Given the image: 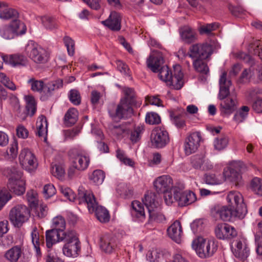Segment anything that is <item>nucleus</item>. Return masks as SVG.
<instances>
[{"instance_id": "nucleus-31", "label": "nucleus", "mask_w": 262, "mask_h": 262, "mask_svg": "<svg viewBox=\"0 0 262 262\" xmlns=\"http://www.w3.org/2000/svg\"><path fill=\"white\" fill-rule=\"evenodd\" d=\"M143 202L148 213L155 209H159L161 207L160 202L158 200L157 195L153 192H148L145 194Z\"/></svg>"}, {"instance_id": "nucleus-15", "label": "nucleus", "mask_w": 262, "mask_h": 262, "mask_svg": "<svg viewBox=\"0 0 262 262\" xmlns=\"http://www.w3.org/2000/svg\"><path fill=\"white\" fill-rule=\"evenodd\" d=\"M19 160L20 164L30 171L37 167L36 160L34 155L28 149L24 148L21 150L19 156Z\"/></svg>"}, {"instance_id": "nucleus-56", "label": "nucleus", "mask_w": 262, "mask_h": 262, "mask_svg": "<svg viewBox=\"0 0 262 262\" xmlns=\"http://www.w3.org/2000/svg\"><path fill=\"white\" fill-rule=\"evenodd\" d=\"M163 257L162 253L157 250L149 251L147 254V259L150 262H160Z\"/></svg>"}, {"instance_id": "nucleus-12", "label": "nucleus", "mask_w": 262, "mask_h": 262, "mask_svg": "<svg viewBox=\"0 0 262 262\" xmlns=\"http://www.w3.org/2000/svg\"><path fill=\"white\" fill-rule=\"evenodd\" d=\"M29 211L23 205L13 207L10 211L9 218L15 227H19L28 220Z\"/></svg>"}, {"instance_id": "nucleus-62", "label": "nucleus", "mask_w": 262, "mask_h": 262, "mask_svg": "<svg viewBox=\"0 0 262 262\" xmlns=\"http://www.w3.org/2000/svg\"><path fill=\"white\" fill-rule=\"evenodd\" d=\"M35 208V214L38 218H44L47 215L48 209L46 204H41Z\"/></svg>"}, {"instance_id": "nucleus-61", "label": "nucleus", "mask_w": 262, "mask_h": 262, "mask_svg": "<svg viewBox=\"0 0 262 262\" xmlns=\"http://www.w3.org/2000/svg\"><path fill=\"white\" fill-rule=\"evenodd\" d=\"M176 192H177V190H174L173 193H172L170 189L162 192L164 193V199L166 205L169 206L171 205L174 201H177V199L175 197Z\"/></svg>"}, {"instance_id": "nucleus-20", "label": "nucleus", "mask_w": 262, "mask_h": 262, "mask_svg": "<svg viewBox=\"0 0 262 262\" xmlns=\"http://www.w3.org/2000/svg\"><path fill=\"white\" fill-rule=\"evenodd\" d=\"M154 185L158 193L165 192L172 187V179L169 176L163 175L154 181Z\"/></svg>"}, {"instance_id": "nucleus-2", "label": "nucleus", "mask_w": 262, "mask_h": 262, "mask_svg": "<svg viewBox=\"0 0 262 262\" xmlns=\"http://www.w3.org/2000/svg\"><path fill=\"white\" fill-rule=\"evenodd\" d=\"M125 96L120 99L115 110H110V117L113 119H127L134 114L133 107H138L141 104V101L137 100L134 91L130 88L124 90Z\"/></svg>"}, {"instance_id": "nucleus-13", "label": "nucleus", "mask_w": 262, "mask_h": 262, "mask_svg": "<svg viewBox=\"0 0 262 262\" xmlns=\"http://www.w3.org/2000/svg\"><path fill=\"white\" fill-rule=\"evenodd\" d=\"M150 140L151 145L154 147L161 148L169 143V134L164 128L156 127L151 132Z\"/></svg>"}, {"instance_id": "nucleus-24", "label": "nucleus", "mask_w": 262, "mask_h": 262, "mask_svg": "<svg viewBox=\"0 0 262 262\" xmlns=\"http://www.w3.org/2000/svg\"><path fill=\"white\" fill-rule=\"evenodd\" d=\"M191 164L195 169H201L203 170L210 169L213 168V165L206 159L203 154H197L191 158Z\"/></svg>"}, {"instance_id": "nucleus-28", "label": "nucleus", "mask_w": 262, "mask_h": 262, "mask_svg": "<svg viewBox=\"0 0 262 262\" xmlns=\"http://www.w3.org/2000/svg\"><path fill=\"white\" fill-rule=\"evenodd\" d=\"M220 92L219 98L221 100H224L229 97L230 92L229 88L231 85V81L230 80L227 79V72H224L221 75L220 80Z\"/></svg>"}, {"instance_id": "nucleus-32", "label": "nucleus", "mask_w": 262, "mask_h": 262, "mask_svg": "<svg viewBox=\"0 0 262 262\" xmlns=\"http://www.w3.org/2000/svg\"><path fill=\"white\" fill-rule=\"evenodd\" d=\"M168 236L176 243H179L181 241L182 235V228L181 223L175 221L167 229Z\"/></svg>"}, {"instance_id": "nucleus-34", "label": "nucleus", "mask_w": 262, "mask_h": 262, "mask_svg": "<svg viewBox=\"0 0 262 262\" xmlns=\"http://www.w3.org/2000/svg\"><path fill=\"white\" fill-rule=\"evenodd\" d=\"M21 246L16 245L7 250L4 254V258L9 262H17L23 254Z\"/></svg>"}, {"instance_id": "nucleus-36", "label": "nucleus", "mask_w": 262, "mask_h": 262, "mask_svg": "<svg viewBox=\"0 0 262 262\" xmlns=\"http://www.w3.org/2000/svg\"><path fill=\"white\" fill-rule=\"evenodd\" d=\"M78 112L75 108H71L66 112L64 117V124L67 127L73 125L77 121Z\"/></svg>"}, {"instance_id": "nucleus-51", "label": "nucleus", "mask_w": 262, "mask_h": 262, "mask_svg": "<svg viewBox=\"0 0 262 262\" xmlns=\"http://www.w3.org/2000/svg\"><path fill=\"white\" fill-rule=\"evenodd\" d=\"M262 98V89L258 87L253 88L248 91V99L252 103L255 100Z\"/></svg>"}, {"instance_id": "nucleus-17", "label": "nucleus", "mask_w": 262, "mask_h": 262, "mask_svg": "<svg viewBox=\"0 0 262 262\" xmlns=\"http://www.w3.org/2000/svg\"><path fill=\"white\" fill-rule=\"evenodd\" d=\"M117 237L111 234H105L100 238V247L102 251L107 253H112L118 246Z\"/></svg>"}, {"instance_id": "nucleus-54", "label": "nucleus", "mask_w": 262, "mask_h": 262, "mask_svg": "<svg viewBox=\"0 0 262 262\" xmlns=\"http://www.w3.org/2000/svg\"><path fill=\"white\" fill-rule=\"evenodd\" d=\"M145 122L151 125L158 124L161 122V118L156 113L149 112L146 114Z\"/></svg>"}, {"instance_id": "nucleus-16", "label": "nucleus", "mask_w": 262, "mask_h": 262, "mask_svg": "<svg viewBox=\"0 0 262 262\" xmlns=\"http://www.w3.org/2000/svg\"><path fill=\"white\" fill-rule=\"evenodd\" d=\"M3 62L13 67L24 66L27 64V59L25 56L19 54L4 55L0 53V69L3 68Z\"/></svg>"}, {"instance_id": "nucleus-40", "label": "nucleus", "mask_w": 262, "mask_h": 262, "mask_svg": "<svg viewBox=\"0 0 262 262\" xmlns=\"http://www.w3.org/2000/svg\"><path fill=\"white\" fill-rule=\"evenodd\" d=\"M62 85V80L60 79L49 83L47 85H45L44 94L47 97H49L51 95L53 91L61 88Z\"/></svg>"}, {"instance_id": "nucleus-19", "label": "nucleus", "mask_w": 262, "mask_h": 262, "mask_svg": "<svg viewBox=\"0 0 262 262\" xmlns=\"http://www.w3.org/2000/svg\"><path fill=\"white\" fill-rule=\"evenodd\" d=\"M233 253L238 259L243 261L246 260L250 254V249L247 241L245 239L236 241Z\"/></svg>"}, {"instance_id": "nucleus-33", "label": "nucleus", "mask_w": 262, "mask_h": 262, "mask_svg": "<svg viewBox=\"0 0 262 262\" xmlns=\"http://www.w3.org/2000/svg\"><path fill=\"white\" fill-rule=\"evenodd\" d=\"M180 34L183 41L190 44L197 40V33L192 28L188 26L182 27L180 30Z\"/></svg>"}, {"instance_id": "nucleus-47", "label": "nucleus", "mask_w": 262, "mask_h": 262, "mask_svg": "<svg viewBox=\"0 0 262 262\" xmlns=\"http://www.w3.org/2000/svg\"><path fill=\"white\" fill-rule=\"evenodd\" d=\"M228 9L232 15L242 17L246 15V10L241 6H234L231 4H228Z\"/></svg>"}, {"instance_id": "nucleus-42", "label": "nucleus", "mask_w": 262, "mask_h": 262, "mask_svg": "<svg viewBox=\"0 0 262 262\" xmlns=\"http://www.w3.org/2000/svg\"><path fill=\"white\" fill-rule=\"evenodd\" d=\"M105 178V173L101 170H95L90 176V180L96 185L101 184Z\"/></svg>"}, {"instance_id": "nucleus-4", "label": "nucleus", "mask_w": 262, "mask_h": 262, "mask_svg": "<svg viewBox=\"0 0 262 262\" xmlns=\"http://www.w3.org/2000/svg\"><path fill=\"white\" fill-rule=\"evenodd\" d=\"M68 155L71 165L68 173L71 179L78 176L80 171H83L88 167L90 158L85 150L79 146L71 148Z\"/></svg>"}, {"instance_id": "nucleus-59", "label": "nucleus", "mask_w": 262, "mask_h": 262, "mask_svg": "<svg viewBox=\"0 0 262 262\" xmlns=\"http://www.w3.org/2000/svg\"><path fill=\"white\" fill-rule=\"evenodd\" d=\"M116 155L117 158L124 164L130 166H133L134 164V161L126 156L124 151L120 149H117L116 151Z\"/></svg>"}, {"instance_id": "nucleus-57", "label": "nucleus", "mask_w": 262, "mask_h": 262, "mask_svg": "<svg viewBox=\"0 0 262 262\" xmlns=\"http://www.w3.org/2000/svg\"><path fill=\"white\" fill-rule=\"evenodd\" d=\"M63 42L67 48L68 54L72 56L75 53V41L70 37L66 36L63 38Z\"/></svg>"}, {"instance_id": "nucleus-9", "label": "nucleus", "mask_w": 262, "mask_h": 262, "mask_svg": "<svg viewBox=\"0 0 262 262\" xmlns=\"http://www.w3.org/2000/svg\"><path fill=\"white\" fill-rule=\"evenodd\" d=\"M64 242L62 248L64 255L68 257H75L80 250V243L75 231L69 233L66 236H63L57 243Z\"/></svg>"}, {"instance_id": "nucleus-10", "label": "nucleus", "mask_w": 262, "mask_h": 262, "mask_svg": "<svg viewBox=\"0 0 262 262\" xmlns=\"http://www.w3.org/2000/svg\"><path fill=\"white\" fill-rule=\"evenodd\" d=\"M192 247L195 250L196 254L202 258L212 256L217 250V246L213 241L201 237L192 242Z\"/></svg>"}, {"instance_id": "nucleus-30", "label": "nucleus", "mask_w": 262, "mask_h": 262, "mask_svg": "<svg viewBox=\"0 0 262 262\" xmlns=\"http://www.w3.org/2000/svg\"><path fill=\"white\" fill-rule=\"evenodd\" d=\"M222 100L220 104L221 113L226 115L232 114L236 108L237 101L235 97L230 95L229 97Z\"/></svg>"}, {"instance_id": "nucleus-44", "label": "nucleus", "mask_w": 262, "mask_h": 262, "mask_svg": "<svg viewBox=\"0 0 262 262\" xmlns=\"http://www.w3.org/2000/svg\"><path fill=\"white\" fill-rule=\"evenodd\" d=\"M0 35L6 39H13L15 36H17L9 25L0 27Z\"/></svg>"}, {"instance_id": "nucleus-25", "label": "nucleus", "mask_w": 262, "mask_h": 262, "mask_svg": "<svg viewBox=\"0 0 262 262\" xmlns=\"http://www.w3.org/2000/svg\"><path fill=\"white\" fill-rule=\"evenodd\" d=\"M215 217L224 221H231L233 219H238L237 212L226 206H222L216 210Z\"/></svg>"}, {"instance_id": "nucleus-52", "label": "nucleus", "mask_w": 262, "mask_h": 262, "mask_svg": "<svg viewBox=\"0 0 262 262\" xmlns=\"http://www.w3.org/2000/svg\"><path fill=\"white\" fill-rule=\"evenodd\" d=\"M27 199L31 208L36 207L38 205V195L37 192L33 190L28 191L27 193Z\"/></svg>"}, {"instance_id": "nucleus-18", "label": "nucleus", "mask_w": 262, "mask_h": 262, "mask_svg": "<svg viewBox=\"0 0 262 262\" xmlns=\"http://www.w3.org/2000/svg\"><path fill=\"white\" fill-rule=\"evenodd\" d=\"M201 136L199 132L191 133L185 139L184 151L187 155L194 152L200 146Z\"/></svg>"}, {"instance_id": "nucleus-3", "label": "nucleus", "mask_w": 262, "mask_h": 262, "mask_svg": "<svg viewBox=\"0 0 262 262\" xmlns=\"http://www.w3.org/2000/svg\"><path fill=\"white\" fill-rule=\"evenodd\" d=\"M77 200L79 204L86 205L90 212H95L97 219L101 222H107L110 220L108 211L103 207L99 206L93 193L83 187L78 190Z\"/></svg>"}, {"instance_id": "nucleus-43", "label": "nucleus", "mask_w": 262, "mask_h": 262, "mask_svg": "<svg viewBox=\"0 0 262 262\" xmlns=\"http://www.w3.org/2000/svg\"><path fill=\"white\" fill-rule=\"evenodd\" d=\"M161 208L159 209H155L154 210L149 212V221L150 222H156L157 223H162L165 220V217L163 213L161 212Z\"/></svg>"}, {"instance_id": "nucleus-39", "label": "nucleus", "mask_w": 262, "mask_h": 262, "mask_svg": "<svg viewBox=\"0 0 262 262\" xmlns=\"http://www.w3.org/2000/svg\"><path fill=\"white\" fill-rule=\"evenodd\" d=\"M228 143V137L225 135H221L214 139L213 141L214 148L218 151L222 150L227 146Z\"/></svg>"}, {"instance_id": "nucleus-48", "label": "nucleus", "mask_w": 262, "mask_h": 262, "mask_svg": "<svg viewBox=\"0 0 262 262\" xmlns=\"http://www.w3.org/2000/svg\"><path fill=\"white\" fill-rule=\"evenodd\" d=\"M28 82L31 85L32 91L38 92H42L44 93L45 85L42 81L31 78L28 80Z\"/></svg>"}, {"instance_id": "nucleus-23", "label": "nucleus", "mask_w": 262, "mask_h": 262, "mask_svg": "<svg viewBox=\"0 0 262 262\" xmlns=\"http://www.w3.org/2000/svg\"><path fill=\"white\" fill-rule=\"evenodd\" d=\"M130 214L133 220L136 222H143L145 219L144 208L143 204L138 201H134L132 203Z\"/></svg>"}, {"instance_id": "nucleus-37", "label": "nucleus", "mask_w": 262, "mask_h": 262, "mask_svg": "<svg viewBox=\"0 0 262 262\" xmlns=\"http://www.w3.org/2000/svg\"><path fill=\"white\" fill-rule=\"evenodd\" d=\"M48 123L45 117L41 116L39 117L36 121V135L39 137H47L48 129Z\"/></svg>"}, {"instance_id": "nucleus-5", "label": "nucleus", "mask_w": 262, "mask_h": 262, "mask_svg": "<svg viewBox=\"0 0 262 262\" xmlns=\"http://www.w3.org/2000/svg\"><path fill=\"white\" fill-rule=\"evenodd\" d=\"M66 222L63 217L58 215L54 217L52 221V229L46 231V246L48 248H51L57 241L66 236L70 232L75 231L73 230H66Z\"/></svg>"}, {"instance_id": "nucleus-8", "label": "nucleus", "mask_w": 262, "mask_h": 262, "mask_svg": "<svg viewBox=\"0 0 262 262\" xmlns=\"http://www.w3.org/2000/svg\"><path fill=\"white\" fill-rule=\"evenodd\" d=\"M25 52L31 59L37 63H45L49 58L47 50L33 40L28 42Z\"/></svg>"}, {"instance_id": "nucleus-7", "label": "nucleus", "mask_w": 262, "mask_h": 262, "mask_svg": "<svg viewBox=\"0 0 262 262\" xmlns=\"http://www.w3.org/2000/svg\"><path fill=\"white\" fill-rule=\"evenodd\" d=\"M7 172L9 177L7 187L9 190L17 195L25 192V183L21 179V172L16 166L8 168Z\"/></svg>"}, {"instance_id": "nucleus-11", "label": "nucleus", "mask_w": 262, "mask_h": 262, "mask_svg": "<svg viewBox=\"0 0 262 262\" xmlns=\"http://www.w3.org/2000/svg\"><path fill=\"white\" fill-rule=\"evenodd\" d=\"M226 200L228 207L237 212L238 219H243L247 213V209L242 194L237 191H230Z\"/></svg>"}, {"instance_id": "nucleus-22", "label": "nucleus", "mask_w": 262, "mask_h": 262, "mask_svg": "<svg viewBox=\"0 0 262 262\" xmlns=\"http://www.w3.org/2000/svg\"><path fill=\"white\" fill-rule=\"evenodd\" d=\"M19 17L17 10L8 7L5 3L0 2V18L4 20H12Z\"/></svg>"}, {"instance_id": "nucleus-49", "label": "nucleus", "mask_w": 262, "mask_h": 262, "mask_svg": "<svg viewBox=\"0 0 262 262\" xmlns=\"http://www.w3.org/2000/svg\"><path fill=\"white\" fill-rule=\"evenodd\" d=\"M249 111V108L248 106H242L234 115L233 119L238 123L243 122L247 117Z\"/></svg>"}, {"instance_id": "nucleus-35", "label": "nucleus", "mask_w": 262, "mask_h": 262, "mask_svg": "<svg viewBox=\"0 0 262 262\" xmlns=\"http://www.w3.org/2000/svg\"><path fill=\"white\" fill-rule=\"evenodd\" d=\"M193 66L194 69L202 75V80H206V77L209 75V69L204 60L194 59Z\"/></svg>"}, {"instance_id": "nucleus-64", "label": "nucleus", "mask_w": 262, "mask_h": 262, "mask_svg": "<svg viewBox=\"0 0 262 262\" xmlns=\"http://www.w3.org/2000/svg\"><path fill=\"white\" fill-rule=\"evenodd\" d=\"M206 183L209 185H218L221 183L222 180H220L213 173L206 174L205 177Z\"/></svg>"}, {"instance_id": "nucleus-14", "label": "nucleus", "mask_w": 262, "mask_h": 262, "mask_svg": "<svg viewBox=\"0 0 262 262\" xmlns=\"http://www.w3.org/2000/svg\"><path fill=\"white\" fill-rule=\"evenodd\" d=\"M216 237L220 239L233 238L237 235L236 229L232 226L225 223L219 224L214 230Z\"/></svg>"}, {"instance_id": "nucleus-60", "label": "nucleus", "mask_w": 262, "mask_h": 262, "mask_svg": "<svg viewBox=\"0 0 262 262\" xmlns=\"http://www.w3.org/2000/svg\"><path fill=\"white\" fill-rule=\"evenodd\" d=\"M69 98L74 105H79L81 102V97L79 92L75 89L71 90L69 93Z\"/></svg>"}, {"instance_id": "nucleus-1", "label": "nucleus", "mask_w": 262, "mask_h": 262, "mask_svg": "<svg viewBox=\"0 0 262 262\" xmlns=\"http://www.w3.org/2000/svg\"><path fill=\"white\" fill-rule=\"evenodd\" d=\"M164 58L160 52L151 54L147 60V66L154 73H159V78L168 84L173 85L176 90L181 89L183 85V73L181 67L177 64L173 66V74L167 66H163Z\"/></svg>"}, {"instance_id": "nucleus-58", "label": "nucleus", "mask_w": 262, "mask_h": 262, "mask_svg": "<svg viewBox=\"0 0 262 262\" xmlns=\"http://www.w3.org/2000/svg\"><path fill=\"white\" fill-rule=\"evenodd\" d=\"M0 82L9 89L14 91L16 87L14 83L4 73H0Z\"/></svg>"}, {"instance_id": "nucleus-41", "label": "nucleus", "mask_w": 262, "mask_h": 262, "mask_svg": "<svg viewBox=\"0 0 262 262\" xmlns=\"http://www.w3.org/2000/svg\"><path fill=\"white\" fill-rule=\"evenodd\" d=\"M25 99L28 114L32 116L36 112V102L35 98L32 96L28 95L25 97Z\"/></svg>"}, {"instance_id": "nucleus-38", "label": "nucleus", "mask_w": 262, "mask_h": 262, "mask_svg": "<svg viewBox=\"0 0 262 262\" xmlns=\"http://www.w3.org/2000/svg\"><path fill=\"white\" fill-rule=\"evenodd\" d=\"M9 25L17 36L24 34L26 32V26L24 23L19 19V17L11 21Z\"/></svg>"}, {"instance_id": "nucleus-46", "label": "nucleus", "mask_w": 262, "mask_h": 262, "mask_svg": "<svg viewBox=\"0 0 262 262\" xmlns=\"http://www.w3.org/2000/svg\"><path fill=\"white\" fill-rule=\"evenodd\" d=\"M145 130V126L143 124H140L134 128L133 131L132 132L130 135V140L134 142H138L140 138L141 134H143Z\"/></svg>"}, {"instance_id": "nucleus-55", "label": "nucleus", "mask_w": 262, "mask_h": 262, "mask_svg": "<svg viewBox=\"0 0 262 262\" xmlns=\"http://www.w3.org/2000/svg\"><path fill=\"white\" fill-rule=\"evenodd\" d=\"M219 27V24L213 23L202 25L200 28V33L201 34H209L212 31L215 30Z\"/></svg>"}, {"instance_id": "nucleus-63", "label": "nucleus", "mask_w": 262, "mask_h": 262, "mask_svg": "<svg viewBox=\"0 0 262 262\" xmlns=\"http://www.w3.org/2000/svg\"><path fill=\"white\" fill-rule=\"evenodd\" d=\"M56 192V190L53 184H48L45 185L43 187V194L46 199H48L54 195Z\"/></svg>"}, {"instance_id": "nucleus-50", "label": "nucleus", "mask_w": 262, "mask_h": 262, "mask_svg": "<svg viewBox=\"0 0 262 262\" xmlns=\"http://www.w3.org/2000/svg\"><path fill=\"white\" fill-rule=\"evenodd\" d=\"M41 20L44 27L49 30H53L57 27V24L55 19L49 16L41 17Z\"/></svg>"}, {"instance_id": "nucleus-53", "label": "nucleus", "mask_w": 262, "mask_h": 262, "mask_svg": "<svg viewBox=\"0 0 262 262\" xmlns=\"http://www.w3.org/2000/svg\"><path fill=\"white\" fill-rule=\"evenodd\" d=\"M11 198L12 196L7 189L3 188L0 190V210Z\"/></svg>"}, {"instance_id": "nucleus-6", "label": "nucleus", "mask_w": 262, "mask_h": 262, "mask_svg": "<svg viewBox=\"0 0 262 262\" xmlns=\"http://www.w3.org/2000/svg\"><path fill=\"white\" fill-rule=\"evenodd\" d=\"M220 48L216 40H210L203 43H195L191 45L188 51V56L191 58L205 60L209 57L213 51Z\"/></svg>"}, {"instance_id": "nucleus-45", "label": "nucleus", "mask_w": 262, "mask_h": 262, "mask_svg": "<svg viewBox=\"0 0 262 262\" xmlns=\"http://www.w3.org/2000/svg\"><path fill=\"white\" fill-rule=\"evenodd\" d=\"M251 187L252 191L257 195L262 196V179L254 178L251 182Z\"/></svg>"}, {"instance_id": "nucleus-27", "label": "nucleus", "mask_w": 262, "mask_h": 262, "mask_svg": "<svg viewBox=\"0 0 262 262\" xmlns=\"http://www.w3.org/2000/svg\"><path fill=\"white\" fill-rule=\"evenodd\" d=\"M186 116L187 112L183 109L173 111L170 114L172 123L179 128H183L186 126Z\"/></svg>"}, {"instance_id": "nucleus-29", "label": "nucleus", "mask_w": 262, "mask_h": 262, "mask_svg": "<svg viewBox=\"0 0 262 262\" xmlns=\"http://www.w3.org/2000/svg\"><path fill=\"white\" fill-rule=\"evenodd\" d=\"M220 92L219 98L221 100H224L229 97L230 92L229 88L231 85V81L230 80L227 79V72H224L221 75L220 80Z\"/></svg>"}, {"instance_id": "nucleus-21", "label": "nucleus", "mask_w": 262, "mask_h": 262, "mask_svg": "<svg viewBox=\"0 0 262 262\" xmlns=\"http://www.w3.org/2000/svg\"><path fill=\"white\" fill-rule=\"evenodd\" d=\"M121 16L120 13L112 12L108 17L102 21V24L113 31H118L121 28Z\"/></svg>"}, {"instance_id": "nucleus-26", "label": "nucleus", "mask_w": 262, "mask_h": 262, "mask_svg": "<svg viewBox=\"0 0 262 262\" xmlns=\"http://www.w3.org/2000/svg\"><path fill=\"white\" fill-rule=\"evenodd\" d=\"M176 198L179 205L182 206L190 205L195 201L196 198L194 193L192 191H178L176 193Z\"/></svg>"}]
</instances>
